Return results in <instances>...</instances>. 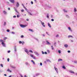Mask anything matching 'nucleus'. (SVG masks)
Listing matches in <instances>:
<instances>
[{"label":"nucleus","mask_w":77,"mask_h":77,"mask_svg":"<svg viewBox=\"0 0 77 77\" xmlns=\"http://www.w3.org/2000/svg\"><path fill=\"white\" fill-rule=\"evenodd\" d=\"M0 42H2V45L3 47H6V45L5 43H4V42H3V40L0 39Z\"/></svg>","instance_id":"f257e3e1"},{"label":"nucleus","mask_w":77,"mask_h":77,"mask_svg":"<svg viewBox=\"0 0 77 77\" xmlns=\"http://www.w3.org/2000/svg\"><path fill=\"white\" fill-rule=\"evenodd\" d=\"M20 26L22 28H24L25 27H27V25L20 24Z\"/></svg>","instance_id":"f03ea898"},{"label":"nucleus","mask_w":77,"mask_h":77,"mask_svg":"<svg viewBox=\"0 0 77 77\" xmlns=\"http://www.w3.org/2000/svg\"><path fill=\"white\" fill-rule=\"evenodd\" d=\"M34 53L36 56H39V53L37 51H35L34 52Z\"/></svg>","instance_id":"7ed1b4c3"},{"label":"nucleus","mask_w":77,"mask_h":77,"mask_svg":"<svg viewBox=\"0 0 77 77\" xmlns=\"http://www.w3.org/2000/svg\"><path fill=\"white\" fill-rule=\"evenodd\" d=\"M39 21H40V22H41V23L42 26H43V27H45V25H44V23L42 22L41 20H40Z\"/></svg>","instance_id":"20e7f679"},{"label":"nucleus","mask_w":77,"mask_h":77,"mask_svg":"<svg viewBox=\"0 0 77 77\" xmlns=\"http://www.w3.org/2000/svg\"><path fill=\"white\" fill-rule=\"evenodd\" d=\"M45 42L46 43V44H47V45H51V43H50V42H48V41L45 40Z\"/></svg>","instance_id":"39448f33"},{"label":"nucleus","mask_w":77,"mask_h":77,"mask_svg":"<svg viewBox=\"0 0 77 77\" xmlns=\"http://www.w3.org/2000/svg\"><path fill=\"white\" fill-rule=\"evenodd\" d=\"M30 56L31 57H32L34 59H36V57H35V56H34L32 54H30Z\"/></svg>","instance_id":"423d86ee"},{"label":"nucleus","mask_w":77,"mask_h":77,"mask_svg":"<svg viewBox=\"0 0 77 77\" xmlns=\"http://www.w3.org/2000/svg\"><path fill=\"white\" fill-rule=\"evenodd\" d=\"M24 51H25V52H26V53H27V54H29V51H28L27 50V49H25Z\"/></svg>","instance_id":"0eeeda50"},{"label":"nucleus","mask_w":77,"mask_h":77,"mask_svg":"<svg viewBox=\"0 0 77 77\" xmlns=\"http://www.w3.org/2000/svg\"><path fill=\"white\" fill-rule=\"evenodd\" d=\"M9 1L12 3H15V1L14 0H9Z\"/></svg>","instance_id":"6e6552de"},{"label":"nucleus","mask_w":77,"mask_h":77,"mask_svg":"<svg viewBox=\"0 0 77 77\" xmlns=\"http://www.w3.org/2000/svg\"><path fill=\"white\" fill-rule=\"evenodd\" d=\"M42 54H47V52H44L43 51H42Z\"/></svg>","instance_id":"1a4fd4ad"},{"label":"nucleus","mask_w":77,"mask_h":77,"mask_svg":"<svg viewBox=\"0 0 77 77\" xmlns=\"http://www.w3.org/2000/svg\"><path fill=\"white\" fill-rule=\"evenodd\" d=\"M19 6H20V4H19V3H18V2H17V5H16L17 7L18 8L19 7Z\"/></svg>","instance_id":"9d476101"},{"label":"nucleus","mask_w":77,"mask_h":77,"mask_svg":"<svg viewBox=\"0 0 77 77\" xmlns=\"http://www.w3.org/2000/svg\"><path fill=\"white\" fill-rule=\"evenodd\" d=\"M25 64H26V65L27 66H30V64H29V63L28 62H26L25 63Z\"/></svg>","instance_id":"9b49d317"},{"label":"nucleus","mask_w":77,"mask_h":77,"mask_svg":"<svg viewBox=\"0 0 77 77\" xmlns=\"http://www.w3.org/2000/svg\"><path fill=\"white\" fill-rule=\"evenodd\" d=\"M54 68L55 71H56L57 73V74H58V71H57V68H56V67H54Z\"/></svg>","instance_id":"f8f14e48"},{"label":"nucleus","mask_w":77,"mask_h":77,"mask_svg":"<svg viewBox=\"0 0 77 77\" xmlns=\"http://www.w3.org/2000/svg\"><path fill=\"white\" fill-rule=\"evenodd\" d=\"M48 26H49V27H50V28L51 27V25L50 24V23H48Z\"/></svg>","instance_id":"ddd939ff"},{"label":"nucleus","mask_w":77,"mask_h":77,"mask_svg":"<svg viewBox=\"0 0 77 77\" xmlns=\"http://www.w3.org/2000/svg\"><path fill=\"white\" fill-rule=\"evenodd\" d=\"M28 13L30 15H31V16H33V15L32 14L31 12H28Z\"/></svg>","instance_id":"4468645a"},{"label":"nucleus","mask_w":77,"mask_h":77,"mask_svg":"<svg viewBox=\"0 0 77 77\" xmlns=\"http://www.w3.org/2000/svg\"><path fill=\"white\" fill-rule=\"evenodd\" d=\"M68 38H73V37L72 35H69L68 36Z\"/></svg>","instance_id":"2eb2a0df"},{"label":"nucleus","mask_w":77,"mask_h":77,"mask_svg":"<svg viewBox=\"0 0 77 77\" xmlns=\"http://www.w3.org/2000/svg\"><path fill=\"white\" fill-rule=\"evenodd\" d=\"M14 49V51L16 52L17 51V48H16V46H15Z\"/></svg>","instance_id":"dca6fc26"},{"label":"nucleus","mask_w":77,"mask_h":77,"mask_svg":"<svg viewBox=\"0 0 77 77\" xmlns=\"http://www.w3.org/2000/svg\"><path fill=\"white\" fill-rule=\"evenodd\" d=\"M31 62L34 65H35V63L33 61V60H31Z\"/></svg>","instance_id":"f3484780"},{"label":"nucleus","mask_w":77,"mask_h":77,"mask_svg":"<svg viewBox=\"0 0 77 77\" xmlns=\"http://www.w3.org/2000/svg\"><path fill=\"white\" fill-rule=\"evenodd\" d=\"M69 72L70 73H72V74H74V72L72 71V70L69 71Z\"/></svg>","instance_id":"a211bd4d"},{"label":"nucleus","mask_w":77,"mask_h":77,"mask_svg":"<svg viewBox=\"0 0 77 77\" xmlns=\"http://www.w3.org/2000/svg\"><path fill=\"white\" fill-rule=\"evenodd\" d=\"M68 45L67 44H65L64 45V47H65L66 48H67L68 47Z\"/></svg>","instance_id":"6ab92c4d"},{"label":"nucleus","mask_w":77,"mask_h":77,"mask_svg":"<svg viewBox=\"0 0 77 77\" xmlns=\"http://www.w3.org/2000/svg\"><path fill=\"white\" fill-rule=\"evenodd\" d=\"M14 8L15 11H16V12L18 13V12L17 11V9H16V8H15V7Z\"/></svg>","instance_id":"aec40b11"},{"label":"nucleus","mask_w":77,"mask_h":77,"mask_svg":"<svg viewBox=\"0 0 77 77\" xmlns=\"http://www.w3.org/2000/svg\"><path fill=\"white\" fill-rule=\"evenodd\" d=\"M14 8L15 11H16V12L18 13V12L17 11V9H16V8H15V7Z\"/></svg>","instance_id":"412c9836"},{"label":"nucleus","mask_w":77,"mask_h":77,"mask_svg":"<svg viewBox=\"0 0 77 77\" xmlns=\"http://www.w3.org/2000/svg\"><path fill=\"white\" fill-rule=\"evenodd\" d=\"M14 8L15 11H16V12L18 13V12L17 11V9H16V8H15V7Z\"/></svg>","instance_id":"4be33fe9"},{"label":"nucleus","mask_w":77,"mask_h":77,"mask_svg":"<svg viewBox=\"0 0 77 77\" xmlns=\"http://www.w3.org/2000/svg\"><path fill=\"white\" fill-rule=\"evenodd\" d=\"M40 75V73H36L35 74V75L36 76H38V75Z\"/></svg>","instance_id":"5701e85b"},{"label":"nucleus","mask_w":77,"mask_h":77,"mask_svg":"<svg viewBox=\"0 0 77 77\" xmlns=\"http://www.w3.org/2000/svg\"><path fill=\"white\" fill-rule=\"evenodd\" d=\"M66 17L67 18H69V15H67V14L66 15Z\"/></svg>","instance_id":"b1692460"},{"label":"nucleus","mask_w":77,"mask_h":77,"mask_svg":"<svg viewBox=\"0 0 77 77\" xmlns=\"http://www.w3.org/2000/svg\"><path fill=\"white\" fill-rule=\"evenodd\" d=\"M24 9H25L26 11L28 13V12H29V10H28V9H27L26 8V7Z\"/></svg>","instance_id":"393cba45"},{"label":"nucleus","mask_w":77,"mask_h":77,"mask_svg":"<svg viewBox=\"0 0 77 77\" xmlns=\"http://www.w3.org/2000/svg\"><path fill=\"white\" fill-rule=\"evenodd\" d=\"M29 31H31V32H33V30H32V29H29Z\"/></svg>","instance_id":"a878e982"},{"label":"nucleus","mask_w":77,"mask_h":77,"mask_svg":"<svg viewBox=\"0 0 77 77\" xmlns=\"http://www.w3.org/2000/svg\"><path fill=\"white\" fill-rule=\"evenodd\" d=\"M7 71L8 72H12L11 70H10L9 69H8L7 70Z\"/></svg>","instance_id":"bb28decb"},{"label":"nucleus","mask_w":77,"mask_h":77,"mask_svg":"<svg viewBox=\"0 0 77 77\" xmlns=\"http://www.w3.org/2000/svg\"><path fill=\"white\" fill-rule=\"evenodd\" d=\"M50 16V15H49V14H48L47 15V17L48 18H49V17Z\"/></svg>","instance_id":"cd10ccee"},{"label":"nucleus","mask_w":77,"mask_h":77,"mask_svg":"<svg viewBox=\"0 0 77 77\" xmlns=\"http://www.w3.org/2000/svg\"><path fill=\"white\" fill-rule=\"evenodd\" d=\"M3 12L4 14H6V13H7L6 12V11H3Z\"/></svg>","instance_id":"c85d7f7f"},{"label":"nucleus","mask_w":77,"mask_h":77,"mask_svg":"<svg viewBox=\"0 0 77 77\" xmlns=\"http://www.w3.org/2000/svg\"><path fill=\"white\" fill-rule=\"evenodd\" d=\"M62 61V59H58V62H59V61Z\"/></svg>","instance_id":"c756f323"},{"label":"nucleus","mask_w":77,"mask_h":77,"mask_svg":"<svg viewBox=\"0 0 77 77\" xmlns=\"http://www.w3.org/2000/svg\"><path fill=\"white\" fill-rule=\"evenodd\" d=\"M63 11L64 12H67V11L66 10H65V9H63Z\"/></svg>","instance_id":"7c9ffc66"},{"label":"nucleus","mask_w":77,"mask_h":77,"mask_svg":"<svg viewBox=\"0 0 77 77\" xmlns=\"http://www.w3.org/2000/svg\"><path fill=\"white\" fill-rule=\"evenodd\" d=\"M47 62H51V61L49 59H48L46 60Z\"/></svg>","instance_id":"2f4dec72"},{"label":"nucleus","mask_w":77,"mask_h":77,"mask_svg":"<svg viewBox=\"0 0 77 77\" xmlns=\"http://www.w3.org/2000/svg\"><path fill=\"white\" fill-rule=\"evenodd\" d=\"M51 48L53 50H54V48H53V46H51Z\"/></svg>","instance_id":"473e14b6"},{"label":"nucleus","mask_w":77,"mask_h":77,"mask_svg":"<svg viewBox=\"0 0 77 77\" xmlns=\"http://www.w3.org/2000/svg\"><path fill=\"white\" fill-rule=\"evenodd\" d=\"M56 42H54V45L55 46V47H56Z\"/></svg>","instance_id":"72a5a7b5"},{"label":"nucleus","mask_w":77,"mask_h":77,"mask_svg":"<svg viewBox=\"0 0 77 77\" xmlns=\"http://www.w3.org/2000/svg\"><path fill=\"white\" fill-rule=\"evenodd\" d=\"M45 6H47V7H48V8H51V7H50L48 5H47L46 4L45 5Z\"/></svg>","instance_id":"f704fd0d"},{"label":"nucleus","mask_w":77,"mask_h":77,"mask_svg":"<svg viewBox=\"0 0 77 77\" xmlns=\"http://www.w3.org/2000/svg\"><path fill=\"white\" fill-rule=\"evenodd\" d=\"M63 69H66V67H65V66H63Z\"/></svg>","instance_id":"c9c22d12"},{"label":"nucleus","mask_w":77,"mask_h":77,"mask_svg":"<svg viewBox=\"0 0 77 77\" xmlns=\"http://www.w3.org/2000/svg\"><path fill=\"white\" fill-rule=\"evenodd\" d=\"M34 39H35V40H36L37 41H38V38H34Z\"/></svg>","instance_id":"e433bc0d"},{"label":"nucleus","mask_w":77,"mask_h":77,"mask_svg":"<svg viewBox=\"0 0 77 77\" xmlns=\"http://www.w3.org/2000/svg\"><path fill=\"white\" fill-rule=\"evenodd\" d=\"M74 12H77V9L75 8L74 10Z\"/></svg>","instance_id":"4c0bfd02"},{"label":"nucleus","mask_w":77,"mask_h":77,"mask_svg":"<svg viewBox=\"0 0 77 77\" xmlns=\"http://www.w3.org/2000/svg\"><path fill=\"white\" fill-rule=\"evenodd\" d=\"M59 34H57V35L56 36V38H57V37H59Z\"/></svg>","instance_id":"58836bf2"},{"label":"nucleus","mask_w":77,"mask_h":77,"mask_svg":"<svg viewBox=\"0 0 77 77\" xmlns=\"http://www.w3.org/2000/svg\"><path fill=\"white\" fill-rule=\"evenodd\" d=\"M11 67L12 68H15V67L14 66H11Z\"/></svg>","instance_id":"ea45409f"},{"label":"nucleus","mask_w":77,"mask_h":77,"mask_svg":"<svg viewBox=\"0 0 77 77\" xmlns=\"http://www.w3.org/2000/svg\"><path fill=\"white\" fill-rule=\"evenodd\" d=\"M7 32H10V30L9 29H8L7 30Z\"/></svg>","instance_id":"a19ab883"},{"label":"nucleus","mask_w":77,"mask_h":77,"mask_svg":"<svg viewBox=\"0 0 77 77\" xmlns=\"http://www.w3.org/2000/svg\"><path fill=\"white\" fill-rule=\"evenodd\" d=\"M68 29H69V30H71V28L70 27H68Z\"/></svg>","instance_id":"79ce46f5"},{"label":"nucleus","mask_w":77,"mask_h":77,"mask_svg":"<svg viewBox=\"0 0 77 77\" xmlns=\"http://www.w3.org/2000/svg\"><path fill=\"white\" fill-rule=\"evenodd\" d=\"M74 63H77V61H74Z\"/></svg>","instance_id":"37998d69"},{"label":"nucleus","mask_w":77,"mask_h":77,"mask_svg":"<svg viewBox=\"0 0 77 77\" xmlns=\"http://www.w3.org/2000/svg\"><path fill=\"white\" fill-rule=\"evenodd\" d=\"M22 5L23 8H26V7H25L24 6V5L23 4H22Z\"/></svg>","instance_id":"c03bdc74"},{"label":"nucleus","mask_w":77,"mask_h":77,"mask_svg":"<svg viewBox=\"0 0 77 77\" xmlns=\"http://www.w3.org/2000/svg\"><path fill=\"white\" fill-rule=\"evenodd\" d=\"M29 51L30 53H33V51H32V50H30Z\"/></svg>","instance_id":"a18cd8bd"},{"label":"nucleus","mask_w":77,"mask_h":77,"mask_svg":"<svg viewBox=\"0 0 77 77\" xmlns=\"http://www.w3.org/2000/svg\"><path fill=\"white\" fill-rule=\"evenodd\" d=\"M42 36H43V37H45V34H42Z\"/></svg>","instance_id":"49530a36"},{"label":"nucleus","mask_w":77,"mask_h":77,"mask_svg":"<svg viewBox=\"0 0 77 77\" xmlns=\"http://www.w3.org/2000/svg\"><path fill=\"white\" fill-rule=\"evenodd\" d=\"M17 18H19L20 17V15H19V14H17Z\"/></svg>","instance_id":"de8ad7c7"},{"label":"nucleus","mask_w":77,"mask_h":77,"mask_svg":"<svg viewBox=\"0 0 77 77\" xmlns=\"http://www.w3.org/2000/svg\"><path fill=\"white\" fill-rule=\"evenodd\" d=\"M47 52H48L49 54L50 53V51H49V50H47Z\"/></svg>","instance_id":"09e8293b"},{"label":"nucleus","mask_w":77,"mask_h":77,"mask_svg":"<svg viewBox=\"0 0 77 77\" xmlns=\"http://www.w3.org/2000/svg\"><path fill=\"white\" fill-rule=\"evenodd\" d=\"M58 53L60 54L61 53V51L60 50H58Z\"/></svg>","instance_id":"8fccbe9b"},{"label":"nucleus","mask_w":77,"mask_h":77,"mask_svg":"<svg viewBox=\"0 0 77 77\" xmlns=\"http://www.w3.org/2000/svg\"><path fill=\"white\" fill-rule=\"evenodd\" d=\"M21 38H24V35H22L21 36Z\"/></svg>","instance_id":"3c124183"},{"label":"nucleus","mask_w":77,"mask_h":77,"mask_svg":"<svg viewBox=\"0 0 77 77\" xmlns=\"http://www.w3.org/2000/svg\"><path fill=\"white\" fill-rule=\"evenodd\" d=\"M24 10L23 9L22 10H21V12H24Z\"/></svg>","instance_id":"603ef678"},{"label":"nucleus","mask_w":77,"mask_h":77,"mask_svg":"<svg viewBox=\"0 0 77 77\" xmlns=\"http://www.w3.org/2000/svg\"><path fill=\"white\" fill-rule=\"evenodd\" d=\"M19 43L20 44H22V42L21 41H20L19 42Z\"/></svg>","instance_id":"864d4df0"},{"label":"nucleus","mask_w":77,"mask_h":77,"mask_svg":"<svg viewBox=\"0 0 77 77\" xmlns=\"http://www.w3.org/2000/svg\"><path fill=\"white\" fill-rule=\"evenodd\" d=\"M0 66H2V67H3V64H0Z\"/></svg>","instance_id":"5fc2aeb1"},{"label":"nucleus","mask_w":77,"mask_h":77,"mask_svg":"<svg viewBox=\"0 0 77 77\" xmlns=\"http://www.w3.org/2000/svg\"><path fill=\"white\" fill-rule=\"evenodd\" d=\"M11 33L12 34H15V32H11Z\"/></svg>","instance_id":"6e6d98bb"},{"label":"nucleus","mask_w":77,"mask_h":77,"mask_svg":"<svg viewBox=\"0 0 77 77\" xmlns=\"http://www.w3.org/2000/svg\"><path fill=\"white\" fill-rule=\"evenodd\" d=\"M40 66H42V63H40Z\"/></svg>","instance_id":"4d7b16f0"},{"label":"nucleus","mask_w":77,"mask_h":77,"mask_svg":"<svg viewBox=\"0 0 77 77\" xmlns=\"http://www.w3.org/2000/svg\"><path fill=\"white\" fill-rule=\"evenodd\" d=\"M31 3L32 5H33V2H32V1H31Z\"/></svg>","instance_id":"13d9d810"},{"label":"nucleus","mask_w":77,"mask_h":77,"mask_svg":"<svg viewBox=\"0 0 77 77\" xmlns=\"http://www.w3.org/2000/svg\"><path fill=\"white\" fill-rule=\"evenodd\" d=\"M6 22H4V26H5L6 25Z\"/></svg>","instance_id":"bf43d9fd"},{"label":"nucleus","mask_w":77,"mask_h":77,"mask_svg":"<svg viewBox=\"0 0 77 77\" xmlns=\"http://www.w3.org/2000/svg\"><path fill=\"white\" fill-rule=\"evenodd\" d=\"M24 43H25V42H22V44L23 45L24 44Z\"/></svg>","instance_id":"052dcab7"},{"label":"nucleus","mask_w":77,"mask_h":77,"mask_svg":"<svg viewBox=\"0 0 77 77\" xmlns=\"http://www.w3.org/2000/svg\"><path fill=\"white\" fill-rule=\"evenodd\" d=\"M7 61H8V62H9V58H8Z\"/></svg>","instance_id":"680f3d73"},{"label":"nucleus","mask_w":77,"mask_h":77,"mask_svg":"<svg viewBox=\"0 0 77 77\" xmlns=\"http://www.w3.org/2000/svg\"><path fill=\"white\" fill-rule=\"evenodd\" d=\"M67 52H68V53H70L71 51H68Z\"/></svg>","instance_id":"e2e57ef3"},{"label":"nucleus","mask_w":77,"mask_h":77,"mask_svg":"<svg viewBox=\"0 0 77 77\" xmlns=\"http://www.w3.org/2000/svg\"><path fill=\"white\" fill-rule=\"evenodd\" d=\"M10 52H11V51L9 50V51H8V53H10Z\"/></svg>","instance_id":"0e129e2a"},{"label":"nucleus","mask_w":77,"mask_h":77,"mask_svg":"<svg viewBox=\"0 0 77 77\" xmlns=\"http://www.w3.org/2000/svg\"><path fill=\"white\" fill-rule=\"evenodd\" d=\"M51 21H54V19H52L51 20Z\"/></svg>","instance_id":"69168bd1"},{"label":"nucleus","mask_w":77,"mask_h":77,"mask_svg":"<svg viewBox=\"0 0 77 77\" xmlns=\"http://www.w3.org/2000/svg\"><path fill=\"white\" fill-rule=\"evenodd\" d=\"M16 16H13V18H16Z\"/></svg>","instance_id":"338daca9"},{"label":"nucleus","mask_w":77,"mask_h":77,"mask_svg":"<svg viewBox=\"0 0 77 77\" xmlns=\"http://www.w3.org/2000/svg\"><path fill=\"white\" fill-rule=\"evenodd\" d=\"M7 39V38L5 37V38H4V39Z\"/></svg>","instance_id":"774afa93"}]
</instances>
